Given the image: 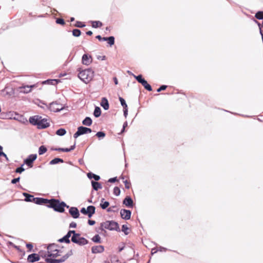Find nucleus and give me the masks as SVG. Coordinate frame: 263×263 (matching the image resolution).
I'll list each match as a JSON object with an SVG mask.
<instances>
[{
  "label": "nucleus",
  "mask_w": 263,
  "mask_h": 263,
  "mask_svg": "<svg viewBox=\"0 0 263 263\" xmlns=\"http://www.w3.org/2000/svg\"><path fill=\"white\" fill-rule=\"evenodd\" d=\"M40 256L38 254L33 253L28 256L27 260L29 262H34L40 260Z\"/></svg>",
  "instance_id": "obj_14"
},
{
  "label": "nucleus",
  "mask_w": 263,
  "mask_h": 263,
  "mask_svg": "<svg viewBox=\"0 0 263 263\" xmlns=\"http://www.w3.org/2000/svg\"><path fill=\"white\" fill-rule=\"evenodd\" d=\"M26 247H27V248L28 249L29 251H31V250H32V248H33V246H32V244H31V243H27V244L26 245Z\"/></svg>",
  "instance_id": "obj_49"
},
{
  "label": "nucleus",
  "mask_w": 263,
  "mask_h": 263,
  "mask_svg": "<svg viewBox=\"0 0 263 263\" xmlns=\"http://www.w3.org/2000/svg\"><path fill=\"white\" fill-rule=\"evenodd\" d=\"M96 136L98 138H104L105 136V134L102 132H99L96 134Z\"/></svg>",
  "instance_id": "obj_43"
},
{
  "label": "nucleus",
  "mask_w": 263,
  "mask_h": 263,
  "mask_svg": "<svg viewBox=\"0 0 263 263\" xmlns=\"http://www.w3.org/2000/svg\"><path fill=\"white\" fill-rule=\"evenodd\" d=\"M69 213L74 218H78L80 215L78 209L74 207H71L69 209Z\"/></svg>",
  "instance_id": "obj_17"
},
{
  "label": "nucleus",
  "mask_w": 263,
  "mask_h": 263,
  "mask_svg": "<svg viewBox=\"0 0 263 263\" xmlns=\"http://www.w3.org/2000/svg\"><path fill=\"white\" fill-rule=\"evenodd\" d=\"M54 150H55V151H61V152H63V148H55V149H54Z\"/></svg>",
  "instance_id": "obj_61"
},
{
  "label": "nucleus",
  "mask_w": 263,
  "mask_h": 263,
  "mask_svg": "<svg viewBox=\"0 0 263 263\" xmlns=\"http://www.w3.org/2000/svg\"><path fill=\"white\" fill-rule=\"evenodd\" d=\"M96 38L98 39L100 41L102 40V37L100 35H97L96 36Z\"/></svg>",
  "instance_id": "obj_63"
},
{
  "label": "nucleus",
  "mask_w": 263,
  "mask_h": 263,
  "mask_svg": "<svg viewBox=\"0 0 263 263\" xmlns=\"http://www.w3.org/2000/svg\"><path fill=\"white\" fill-rule=\"evenodd\" d=\"M58 246L54 244L50 245L47 247V254L46 261L48 263H60L66 260L69 255L67 254L62 255V251L58 249Z\"/></svg>",
  "instance_id": "obj_1"
},
{
  "label": "nucleus",
  "mask_w": 263,
  "mask_h": 263,
  "mask_svg": "<svg viewBox=\"0 0 263 263\" xmlns=\"http://www.w3.org/2000/svg\"><path fill=\"white\" fill-rule=\"evenodd\" d=\"M37 155L36 154H32L29 155L27 159L24 161L25 164H26L29 167H32L33 162L36 160Z\"/></svg>",
  "instance_id": "obj_8"
},
{
  "label": "nucleus",
  "mask_w": 263,
  "mask_h": 263,
  "mask_svg": "<svg viewBox=\"0 0 263 263\" xmlns=\"http://www.w3.org/2000/svg\"><path fill=\"white\" fill-rule=\"evenodd\" d=\"M103 200H104V199H103L101 200V203L100 204V206L103 209H105L109 206V203L108 201H103Z\"/></svg>",
  "instance_id": "obj_30"
},
{
  "label": "nucleus",
  "mask_w": 263,
  "mask_h": 263,
  "mask_svg": "<svg viewBox=\"0 0 263 263\" xmlns=\"http://www.w3.org/2000/svg\"><path fill=\"white\" fill-rule=\"evenodd\" d=\"M128 230V227L126 225H123L122 227V231L124 232V233L127 235L128 234V232H127Z\"/></svg>",
  "instance_id": "obj_45"
},
{
  "label": "nucleus",
  "mask_w": 263,
  "mask_h": 263,
  "mask_svg": "<svg viewBox=\"0 0 263 263\" xmlns=\"http://www.w3.org/2000/svg\"><path fill=\"white\" fill-rule=\"evenodd\" d=\"M36 87L35 85H22L18 87L20 92L27 93L31 91L32 89Z\"/></svg>",
  "instance_id": "obj_7"
},
{
  "label": "nucleus",
  "mask_w": 263,
  "mask_h": 263,
  "mask_svg": "<svg viewBox=\"0 0 263 263\" xmlns=\"http://www.w3.org/2000/svg\"><path fill=\"white\" fill-rule=\"evenodd\" d=\"M101 114V109L99 107H96L93 112V115L96 117H99L100 116Z\"/></svg>",
  "instance_id": "obj_27"
},
{
  "label": "nucleus",
  "mask_w": 263,
  "mask_h": 263,
  "mask_svg": "<svg viewBox=\"0 0 263 263\" xmlns=\"http://www.w3.org/2000/svg\"><path fill=\"white\" fill-rule=\"evenodd\" d=\"M83 125L90 126L92 124V120L89 117H86L82 122Z\"/></svg>",
  "instance_id": "obj_23"
},
{
  "label": "nucleus",
  "mask_w": 263,
  "mask_h": 263,
  "mask_svg": "<svg viewBox=\"0 0 263 263\" xmlns=\"http://www.w3.org/2000/svg\"><path fill=\"white\" fill-rule=\"evenodd\" d=\"M94 76V72L90 69H87L80 71L78 77L86 84L91 81Z\"/></svg>",
  "instance_id": "obj_3"
},
{
  "label": "nucleus",
  "mask_w": 263,
  "mask_h": 263,
  "mask_svg": "<svg viewBox=\"0 0 263 263\" xmlns=\"http://www.w3.org/2000/svg\"><path fill=\"white\" fill-rule=\"evenodd\" d=\"M120 190L118 187H115L114 189V194L116 196H118L120 195Z\"/></svg>",
  "instance_id": "obj_42"
},
{
  "label": "nucleus",
  "mask_w": 263,
  "mask_h": 263,
  "mask_svg": "<svg viewBox=\"0 0 263 263\" xmlns=\"http://www.w3.org/2000/svg\"><path fill=\"white\" fill-rule=\"evenodd\" d=\"M91 184H92L93 189L96 191H98L99 189L102 188L101 185L100 184V183H99L98 182H95V181H92L91 182Z\"/></svg>",
  "instance_id": "obj_21"
},
{
  "label": "nucleus",
  "mask_w": 263,
  "mask_h": 263,
  "mask_svg": "<svg viewBox=\"0 0 263 263\" xmlns=\"http://www.w3.org/2000/svg\"><path fill=\"white\" fill-rule=\"evenodd\" d=\"M10 245L11 246H12V247H13L14 248L16 249L17 248V246H16L15 245H14L13 243L11 242H10Z\"/></svg>",
  "instance_id": "obj_59"
},
{
  "label": "nucleus",
  "mask_w": 263,
  "mask_h": 263,
  "mask_svg": "<svg viewBox=\"0 0 263 263\" xmlns=\"http://www.w3.org/2000/svg\"><path fill=\"white\" fill-rule=\"evenodd\" d=\"M91 132V129L89 128L83 126H80L78 128L77 132L73 135V137L74 138H77L78 137L81 135L90 133Z\"/></svg>",
  "instance_id": "obj_6"
},
{
  "label": "nucleus",
  "mask_w": 263,
  "mask_h": 263,
  "mask_svg": "<svg viewBox=\"0 0 263 263\" xmlns=\"http://www.w3.org/2000/svg\"><path fill=\"white\" fill-rule=\"evenodd\" d=\"M255 17L259 20L263 19V11H258L255 14Z\"/></svg>",
  "instance_id": "obj_34"
},
{
  "label": "nucleus",
  "mask_w": 263,
  "mask_h": 263,
  "mask_svg": "<svg viewBox=\"0 0 263 263\" xmlns=\"http://www.w3.org/2000/svg\"><path fill=\"white\" fill-rule=\"evenodd\" d=\"M123 182L124 183L125 187L126 189H130V187H131V183H130L129 180H128L127 179H125V180L123 181Z\"/></svg>",
  "instance_id": "obj_35"
},
{
  "label": "nucleus",
  "mask_w": 263,
  "mask_h": 263,
  "mask_svg": "<svg viewBox=\"0 0 263 263\" xmlns=\"http://www.w3.org/2000/svg\"><path fill=\"white\" fill-rule=\"evenodd\" d=\"M24 168L23 167H20L16 169L15 172L18 173H21L24 171Z\"/></svg>",
  "instance_id": "obj_47"
},
{
  "label": "nucleus",
  "mask_w": 263,
  "mask_h": 263,
  "mask_svg": "<svg viewBox=\"0 0 263 263\" xmlns=\"http://www.w3.org/2000/svg\"><path fill=\"white\" fill-rule=\"evenodd\" d=\"M120 214L123 219L128 220L130 218L131 212L129 210L122 209L120 211Z\"/></svg>",
  "instance_id": "obj_11"
},
{
  "label": "nucleus",
  "mask_w": 263,
  "mask_h": 263,
  "mask_svg": "<svg viewBox=\"0 0 263 263\" xmlns=\"http://www.w3.org/2000/svg\"><path fill=\"white\" fill-rule=\"evenodd\" d=\"M119 100L123 108H127V105L126 104L125 101L123 98H122V97H119Z\"/></svg>",
  "instance_id": "obj_39"
},
{
  "label": "nucleus",
  "mask_w": 263,
  "mask_h": 263,
  "mask_svg": "<svg viewBox=\"0 0 263 263\" xmlns=\"http://www.w3.org/2000/svg\"><path fill=\"white\" fill-rule=\"evenodd\" d=\"M23 195L24 197H25V201L27 202H32L35 203L36 201V200L37 197H34L33 195L29 194L27 193H23Z\"/></svg>",
  "instance_id": "obj_12"
},
{
  "label": "nucleus",
  "mask_w": 263,
  "mask_h": 263,
  "mask_svg": "<svg viewBox=\"0 0 263 263\" xmlns=\"http://www.w3.org/2000/svg\"><path fill=\"white\" fill-rule=\"evenodd\" d=\"M123 203L127 207L132 208L133 206V201L129 196L126 197L123 201Z\"/></svg>",
  "instance_id": "obj_18"
},
{
  "label": "nucleus",
  "mask_w": 263,
  "mask_h": 263,
  "mask_svg": "<svg viewBox=\"0 0 263 263\" xmlns=\"http://www.w3.org/2000/svg\"><path fill=\"white\" fill-rule=\"evenodd\" d=\"M92 240L96 243H100L101 237L98 234H97L92 237Z\"/></svg>",
  "instance_id": "obj_31"
},
{
  "label": "nucleus",
  "mask_w": 263,
  "mask_h": 263,
  "mask_svg": "<svg viewBox=\"0 0 263 263\" xmlns=\"http://www.w3.org/2000/svg\"><path fill=\"white\" fill-rule=\"evenodd\" d=\"M102 23L100 21H93L92 22V27L93 28L101 27L102 26Z\"/></svg>",
  "instance_id": "obj_28"
},
{
  "label": "nucleus",
  "mask_w": 263,
  "mask_h": 263,
  "mask_svg": "<svg viewBox=\"0 0 263 263\" xmlns=\"http://www.w3.org/2000/svg\"><path fill=\"white\" fill-rule=\"evenodd\" d=\"M74 26L82 28L85 26V25L82 22L77 21L75 24H74Z\"/></svg>",
  "instance_id": "obj_38"
},
{
  "label": "nucleus",
  "mask_w": 263,
  "mask_h": 263,
  "mask_svg": "<svg viewBox=\"0 0 263 263\" xmlns=\"http://www.w3.org/2000/svg\"><path fill=\"white\" fill-rule=\"evenodd\" d=\"M95 221L92 220H88V224L91 226L95 224Z\"/></svg>",
  "instance_id": "obj_56"
},
{
  "label": "nucleus",
  "mask_w": 263,
  "mask_h": 263,
  "mask_svg": "<svg viewBox=\"0 0 263 263\" xmlns=\"http://www.w3.org/2000/svg\"><path fill=\"white\" fill-rule=\"evenodd\" d=\"M69 233L71 234H73L72 236H77V235H78L79 234L78 233H77L74 230H70V231H69Z\"/></svg>",
  "instance_id": "obj_54"
},
{
  "label": "nucleus",
  "mask_w": 263,
  "mask_h": 263,
  "mask_svg": "<svg viewBox=\"0 0 263 263\" xmlns=\"http://www.w3.org/2000/svg\"><path fill=\"white\" fill-rule=\"evenodd\" d=\"M82 63L85 65H89L92 61V58L91 55L85 54L82 57Z\"/></svg>",
  "instance_id": "obj_10"
},
{
  "label": "nucleus",
  "mask_w": 263,
  "mask_h": 263,
  "mask_svg": "<svg viewBox=\"0 0 263 263\" xmlns=\"http://www.w3.org/2000/svg\"><path fill=\"white\" fill-rule=\"evenodd\" d=\"M20 179V177H18V178H14V179H12L11 180V183H13V184H15L16 182L19 181Z\"/></svg>",
  "instance_id": "obj_50"
},
{
  "label": "nucleus",
  "mask_w": 263,
  "mask_h": 263,
  "mask_svg": "<svg viewBox=\"0 0 263 263\" xmlns=\"http://www.w3.org/2000/svg\"><path fill=\"white\" fill-rule=\"evenodd\" d=\"M97 59L101 60H105L106 59V56L103 55V56H98L97 57Z\"/></svg>",
  "instance_id": "obj_55"
},
{
  "label": "nucleus",
  "mask_w": 263,
  "mask_h": 263,
  "mask_svg": "<svg viewBox=\"0 0 263 263\" xmlns=\"http://www.w3.org/2000/svg\"><path fill=\"white\" fill-rule=\"evenodd\" d=\"M56 23L62 25H64L65 24V21L63 18H57L56 20Z\"/></svg>",
  "instance_id": "obj_44"
},
{
  "label": "nucleus",
  "mask_w": 263,
  "mask_h": 263,
  "mask_svg": "<svg viewBox=\"0 0 263 263\" xmlns=\"http://www.w3.org/2000/svg\"><path fill=\"white\" fill-rule=\"evenodd\" d=\"M69 227L70 228H75L77 227V223L74 222H72L70 223Z\"/></svg>",
  "instance_id": "obj_53"
},
{
  "label": "nucleus",
  "mask_w": 263,
  "mask_h": 263,
  "mask_svg": "<svg viewBox=\"0 0 263 263\" xmlns=\"http://www.w3.org/2000/svg\"><path fill=\"white\" fill-rule=\"evenodd\" d=\"M134 77L137 80V81L141 84L145 80L143 78H142V75H139L137 76H134Z\"/></svg>",
  "instance_id": "obj_36"
},
{
  "label": "nucleus",
  "mask_w": 263,
  "mask_h": 263,
  "mask_svg": "<svg viewBox=\"0 0 263 263\" xmlns=\"http://www.w3.org/2000/svg\"><path fill=\"white\" fill-rule=\"evenodd\" d=\"M75 147H76V142L74 143V144L71 146V147L69 148H63V151L64 152H69L71 151H72L73 150L74 148H75Z\"/></svg>",
  "instance_id": "obj_41"
},
{
  "label": "nucleus",
  "mask_w": 263,
  "mask_h": 263,
  "mask_svg": "<svg viewBox=\"0 0 263 263\" xmlns=\"http://www.w3.org/2000/svg\"><path fill=\"white\" fill-rule=\"evenodd\" d=\"M108 44L111 46L115 43V38L114 36H110L107 38Z\"/></svg>",
  "instance_id": "obj_40"
},
{
  "label": "nucleus",
  "mask_w": 263,
  "mask_h": 263,
  "mask_svg": "<svg viewBox=\"0 0 263 263\" xmlns=\"http://www.w3.org/2000/svg\"><path fill=\"white\" fill-rule=\"evenodd\" d=\"M127 114V108H124V115L126 117Z\"/></svg>",
  "instance_id": "obj_58"
},
{
  "label": "nucleus",
  "mask_w": 263,
  "mask_h": 263,
  "mask_svg": "<svg viewBox=\"0 0 263 263\" xmlns=\"http://www.w3.org/2000/svg\"><path fill=\"white\" fill-rule=\"evenodd\" d=\"M166 88V85H162L157 89V92H160L162 90H164Z\"/></svg>",
  "instance_id": "obj_46"
},
{
  "label": "nucleus",
  "mask_w": 263,
  "mask_h": 263,
  "mask_svg": "<svg viewBox=\"0 0 263 263\" xmlns=\"http://www.w3.org/2000/svg\"><path fill=\"white\" fill-rule=\"evenodd\" d=\"M101 105L105 110H107L109 109L108 101L106 98H103L102 99Z\"/></svg>",
  "instance_id": "obj_20"
},
{
  "label": "nucleus",
  "mask_w": 263,
  "mask_h": 263,
  "mask_svg": "<svg viewBox=\"0 0 263 263\" xmlns=\"http://www.w3.org/2000/svg\"><path fill=\"white\" fill-rule=\"evenodd\" d=\"M47 149L46 147H45L43 145L41 146L39 149V154L40 155H43V154L46 153L47 152Z\"/></svg>",
  "instance_id": "obj_29"
},
{
  "label": "nucleus",
  "mask_w": 263,
  "mask_h": 263,
  "mask_svg": "<svg viewBox=\"0 0 263 263\" xmlns=\"http://www.w3.org/2000/svg\"><path fill=\"white\" fill-rule=\"evenodd\" d=\"M50 201V204L48 205V207L53 209L55 211L63 213L65 211V207L68 208V206L64 202H60L58 199H51Z\"/></svg>",
  "instance_id": "obj_2"
},
{
  "label": "nucleus",
  "mask_w": 263,
  "mask_h": 263,
  "mask_svg": "<svg viewBox=\"0 0 263 263\" xmlns=\"http://www.w3.org/2000/svg\"><path fill=\"white\" fill-rule=\"evenodd\" d=\"M80 211L82 214L87 215V209H86L85 208H83Z\"/></svg>",
  "instance_id": "obj_52"
},
{
  "label": "nucleus",
  "mask_w": 263,
  "mask_h": 263,
  "mask_svg": "<svg viewBox=\"0 0 263 263\" xmlns=\"http://www.w3.org/2000/svg\"><path fill=\"white\" fill-rule=\"evenodd\" d=\"M0 156H4L5 158H7V155L3 152V147L0 145Z\"/></svg>",
  "instance_id": "obj_48"
},
{
  "label": "nucleus",
  "mask_w": 263,
  "mask_h": 263,
  "mask_svg": "<svg viewBox=\"0 0 263 263\" xmlns=\"http://www.w3.org/2000/svg\"><path fill=\"white\" fill-rule=\"evenodd\" d=\"M35 203L37 204L46 205L48 206L50 204V199H45L43 198H37Z\"/></svg>",
  "instance_id": "obj_13"
},
{
  "label": "nucleus",
  "mask_w": 263,
  "mask_h": 263,
  "mask_svg": "<svg viewBox=\"0 0 263 263\" xmlns=\"http://www.w3.org/2000/svg\"><path fill=\"white\" fill-rule=\"evenodd\" d=\"M64 162L63 160L61 159V158H55L54 159H53V160H52L50 162V164H51V165H53V164H57L58 163H63Z\"/></svg>",
  "instance_id": "obj_24"
},
{
  "label": "nucleus",
  "mask_w": 263,
  "mask_h": 263,
  "mask_svg": "<svg viewBox=\"0 0 263 263\" xmlns=\"http://www.w3.org/2000/svg\"><path fill=\"white\" fill-rule=\"evenodd\" d=\"M104 248L103 246H96L91 248V252L92 253H99L104 251Z\"/></svg>",
  "instance_id": "obj_15"
},
{
  "label": "nucleus",
  "mask_w": 263,
  "mask_h": 263,
  "mask_svg": "<svg viewBox=\"0 0 263 263\" xmlns=\"http://www.w3.org/2000/svg\"><path fill=\"white\" fill-rule=\"evenodd\" d=\"M58 105V104L56 103H52L51 104H50V108L51 110L53 111H60V110H61L62 108V107L55 108V106H57Z\"/></svg>",
  "instance_id": "obj_22"
},
{
  "label": "nucleus",
  "mask_w": 263,
  "mask_h": 263,
  "mask_svg": "<svg viewBox=\"0 0 263 263\" xmlns=\"http://www.w3.org/2000/svg\"><path fill=\"white\" fill-rule=\"evenodd\" d=\"M49 123L47 121V120L46 119H42V117H41L39 123L37 125L38 128H45L49 126Z\"/></svg>",
  "instance_id": "obj_9"
},
{
  "label": "nucleus",
  "mask_w": 263,
  "mask_h": 263,
  "mask_svg": "<svg viewBox=\"0 0 263 263\" xmlns=\"http://www.w3.org/2000/svg\"><path fill=\"white\" fill-rule=\"evenodd\" d=\"M114 82H115V83L116 85L118 84V80L115 77L114 78Z\"/></svg>",
  "instance_id": "obj_64"
},
{
  "label": "nucleus",
  "mask_w": 263,
  "mask_h": 263,
  "mask_svg": "<svg viewBox=\"0 0 263 263\" xmlns=\"http://www.w3.org/2000/svg\"><path fill=\"white\" fill-rule=\"evenodd\" d=\"M10 245L11 246H12V247H13L14 248L16 249L17 248V246H16L15 245H14L13 243L11 242H10Z\"/></svg>",
  "instance_id": "obj_60"
},
{
  "label": "nucleus",
  "mask_w": 263,
  "mask_h": 263,
  "mask_svg": "<svg viewBox=\"0 0 263 263\" xmlns=\"http://www.w3.org/2000/svg\"><path fill=\"white\" fill-rule=\"evenodd\" d=\"M117 181V177L111 178L108 180V182L113 183Z\"/></svg>",
  "instance_id": "obj_51"
},
{
  "label": "nucleus",
  "mask_w": 263,
  "mask_h": 263,
  "mask_svg": "<svg viewBox=\"0 0 263 263\" xmlns=\"http://www.w3.org/2000/svg\"><path fill=\"white\" fill-rule=\"evenodd\" d=\"M41 118V116H34L29 118L30 123L33 125H38L40 120Z\"/></svg>",
  "instance_id": "obj_16"
},
{
  "label": "nucleus",
  "mask_w": 263,
  "mask_h": 263,
  "mask_svg": "<svg viewBox=\"0 0 263 263\" xmlns=\"http://www.w3.org/2000/svg\"><path fill=\"white\" fill-rule=\"evenodd\" d=\"M81 34V32L79 29H75L72 30V35L76 37L79 36Z\"/></svg>",
  "instance_id": "obj_33"
},
{
  "label": "nucleus",
  "mask_w": 263,
  "mask_h": 263,
  "mask_svg": "<svg viewBox=\"0 0 263 263\" xmlns=\"http://www.w3.org/2000/svg\"><path fill=\"white\" fill-rule=\"evenodd\" d=\"M57 81L56 80H48L46 82H47L48 84H52V82Z\"/></svg>",
  "instance_id": "obj_57"
},
{
  "label": "nucleus",
  "mask_w": 263,
  "mask_h": 263,
  "mask_svg": "<svg viewBox=\"0 0 263 263\" xmlns=\"http://www.w3.org/2000/svg\"><path fill=\"white\" fill-rule=\"evenodd\" d=\"M66 132L64 128H60L57 130L56 134L59 136H63L66 134Z\"/></svg>",
  "instance_id": "obj_32"
},
{
  "label": "nucleus",
  "mask_w": 263,
  "mask_h": 263,
  "mask_svg": "<svg viewBox=\"0 0 263 263\" xmlns=\"http://www.w3.org/2000/svg\"><path fill=\"white\" fill-rule=\"evenodd\" d=\"M141 84L143 86V87L147 90L148 91H152V88L151 86L148 84L147 81L146 80H144Z\"/></svg>",
  "instance_id": "obj_26"
},
{
  "label": "nucleus",
  "mask_w": 263,
  "mask_h": 263,
  "mask_svg": "<svg viewBox=\"0 0 263 263\" xmlns=\"http://www.w3.org/2000/svg\"><path fill=\"white\" fill-rule=\"evenodd\" d=\"M71 241L80 246H83L88 243V240L84 237H81L80 234L76 236H72Z\"/></svg>",
  "instance_id": "obj_5"
},
{
  "label": "nucleus",
  "mask_w": 263,
  "mask_h": 263,
  "mask_svg": "<svg viewBox=\"0 0 263 263\" xmlns=\"http://www.w3.org/2000/svg\"><path fill=\"white\" fill-rule=\"evenodd\" d=\"M59 241L61 242H65L67 243H69L70 242L69 238H68V236H66V235H65L62 238L60 239Z\"/></svg>",
  "instance_id": "obj_37"
},
{
  "label": "nucleus",
  "mask_w": 263,
  "mask_h": 263,
  "mask_svg": "<svg viewBox=\"0 0 263 263\" xmlns=\"http://www.w3.org/2000/svg\"><path fill=\"white\" fill-rule=\"evenodd\" d=\"M86 34L88 35H91L92 34V32L91 31H87Z\"/></svg>",
  "instance_id": "obj_62"
},
{
  "label": "nucleus",
  "mask_w": 263,
  "mask_h": 263,
  "mask_svg": "<svg viewBox=\"0 0 263 263\" xmlns=\"http://www.w3.org/2000/svg\"><path fill=\"white\" fill-rule=\"evenodd\" d=\"M87 176L89 178H93L96 181H98L100 179L99 176L92 174L91 173H88Z\"/></svg>",
  "instance_id": "obj_25"
},
{
  "label": "nucleus",
  "mask_w": 263,
  "mask_h": 263,
  "mask_svg": "<svg viewBox=\"0 0 263 263\" xmlns=\"http://www.w3.org/2000/svg\"><path fill=\"white\" fill-rule=\"evenodd\" d=\"M96 208L94 206L89 205L87 208V215L89 218H91L95 213Z\"/></svg>",
  "instance_id": "obj_19"
},
{
  "label": "nucleus",
  "mask_w": 263,
  "mask_h": 263,
  "mask_svg": "<svg viewBox=\"0 0 263 263\" xmlns=\"http://www.w3.org/2000/svg\"><path fill=\"white\" fill-rule=\"evenodd\" d=\"M101 229H107L110 231H118L119 229V225L117 222L114 221H106L101 224Z\"/></svg>",
  "instance_id": "obj_4"
}]
</instances>
